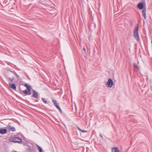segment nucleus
Listing matches in <instances>:
<instances>
[{
    "label": "nucleus",
    "instance_id": "nucleus-1",
    "mask_svg": "<svg viewBox=\"0 0 152 152\" xmlns=\"http://www.w3.org/2000/svg\"><path fill=\"white\" fill-rule=\"evenodd\" d=\"M138 30V25H137L134 28V30L133 35L134 38L136 40L138 41H139V37Z\"/></svg>",
    "mask_w": 152,
    "mask_h": 152
},
{
    "label": "nucleus",
    "instance_id": "nucleus-2",
    "mask_svg": "<svg viewBox=\"0 0 152 152\" xmlns=\"http://www.w3.org/2000/svg\"><path fill=\"white\" fill-rule=\"evenodd\" d=\"M10 141L20 143L22 142V140L19 137H12L10 138Z\"/></svg>",
    "mask_w": 152,
    "mask_h": 152
},
{
    "label": "nucleus",
    "instance_id": "nucleus-3",
    "mask_svg": "<svg viewBox=\"0 0 152 152\" xmlns=\"http://www.w3.org/2000/svg\"><path fill=\"white\" fill-rule=\"evenodd\" d=\"M113 80L110 79H108V81L107 82L106 85L108 87L111 88L113 85Z\"/></svg>",
    "mask_w": 152,
    "mask_h": 152
},
{
    "label": "nucleus",
    "instance_id": "nucleus-4",
    "mask_svg": "<svg viewBox=\"0 0 152 152\" xmlns=\"http://www.w3.org/2000/svg\"><path fill=\"white\" fill-rule=\"evenodd\" d=\"M17 74L16 72L14 71L10 70V77H12L10 78V80H13L15 77H16Z\"/></svg>",
    "mask_w": 152,
    "mask_h": 152
},
{
    "label": "nucleus",
    "instance_id": "nucleus-5",
    "mask_svg": "<svg viewBox=\"0 0 152 152\" xmlns=\"http://www.w3.org/2000/svg\"><path fill=\"white\" fill-rule=\"evenodd\" d=\"M7 130L6 129L0 128V134H4L6 133Z\"/></svg>",
    "mask_w": 152,
    "mask_h": 152
},
{
    "label": "nucleus",
    "instance_id": "nucleus-6",
    "mask_svg": "<svg viewBox=\"0 0 152 152\" xmlns=\"http://www.w3.org/2000/svg\"><path fill=\"white\" fill-rule=\"evenodd\" d=\"M33 92L32 96L35 98H38L37 93L34 90H33Z\"/></svg>",
    "mask_w": 152,
    "mask_h": 152
},
{
    "label": "nucleus",
    "instance_id": "nucleus-7",
    "mask_svg": "<svg viewBox=\"0 0 152 152\" xmlns=\"http://www.w3.org/2000/svg\"><path fill=\"white\" fill-rule=\"evenodd\" d=\"M137 7L140 10L143 9L144 7L143 4L142 3H139L137 6Z\"/></svg>",
    "mask_w": 152,
    "mask_h": 152
},
{
    "label": "nucleus",
    "instance_id": "nucleus-8",
    "mask_svg": "<svg viewBox=\"0 0 152 152\" xmlns=\"http://www.w3.org/2000/svg\"><path fill=\"white\" fill-rule=\"evenodd\" d=\"M142 15L144 16V18L145 19L146 18V10L145 8H144L142 10Z\"/></svg>",
    "mask_w": 152,
    "mask_h": 152
},
{
    "label": "nucleus",
    "instance_id": "nucleus-9",
    "mask_svg": "<svg viewBox=\"0 0 152 152\" xmlns=\"http://www.w3.org/2000/svg\"><path fill=\"white\" fill-rule=\"evenodd\" d=\"M112 152H120L119 150L117 147H113L112 149Z\"/></svg>",
    "mask_w": 152,
    "mask_h": 152
},
{
    "label": "nucleus",
    "instance_id": "nucleus-10",
    "mask_svg": "<svg viewBox=\"0 0 152 152\" xmlns=\"http://www.w3.org/2000/svg\"><path fill=\"white\" fill-rule=\"evenodd\" d=\"M10 88H11L15 90H16V86L14 83H12L11 84H10Z\"/></svg>",
    "mask_w": 152,
    "mask_h": 152
},
{
    "label": "nucleus",
    "instance_id": "nucleus-11",
    "mask_svg": "<svg viewBox=\"0 0 152 152\" xmlns=\"http://www.w3.org/2000/svg\"><path fill=\"white\" fill-rule=\"evenodd\" d=\"M55 105L59 110L61 112V109L60 107L59 106L58 104H55Z\"/></svg>",
    "mask_w": 152,
    "mask_h": 152
},
{
    "label": "nucleus",
    "instance_id": "nucleus-12",
    "mask_svg": "<svg viewBox=\"0 0 152 152\" xmlns=\"http://www.w3.org/2000/svg\"><path fill=\"white\" fill-rule=\"evenodd\" d=\"M24 86L27 88L28 90H31L30 87L27 84H25Z\"/></svg>",
    "mask_w": 152,
    "mask_h": 152
},
{
    "label": "nucleus",
    "instance_id": "nucleus-13",
    "mask_svg": "<svg viewBox=\"0 0 152 152\" xmlns=\"http://www.w3.org/2000/svg\"><path fill=\"white\" fill-rule=\"evenodd\" d=\"M10 131H11L12 132L15 131V129L14 127H10Z\"/></svg>",
    "mask_w": 152,
    "mask_h": 152
},
{
    "label": "nucleus",
    "instance_id": "nucleus-14",
    "mask_svg": "<svg viewBox=\"0 0 152 152\" xmlns=\"http://www.w3.org/2000/svg\"><path fill=\"white\" fill-rule=\"evenodd\" d=\"M77 128L80 131H81L83 133L86 132H87V131L82 130L79 127H77Z\"/></svg>",
    "mask_w": 152,
    "mask_h": 152
},
{
    "label": "nucleus",
    "instance_id": "nucleus-15",
    "mask_svg": "<svg viewBox=\"0 0 152 152\" xmlns=\"http://www.w3.org/2000/svg\"><path fill=\"white\" fill-rule=\"evenodd\" d=\"M37 146L38 147V149L39 151V152H43L42 151V149L41 148L39 147L38 145H37Z\"/></svg>",
    "mask_w": 152,
    "mask_h": 152
},
{
    "label": "nucleus",
    "instance_id": "nucleus-16",
    "mask_svg": "<svg viewBox=\"0 0 152 152\" xmlns=\"http://www.w3.org/2000/svg\"><path fill=\"white\" fill-rule=\"evenodd\" d=\"M133 66L135 68H137L139 70V67H138V65H136V64H135V63L134 64H133Z\"/></svg>",
    "mask_w": 152,
    "mask_h": 152
},
{
    "label": "nucleus",
    "instance_id": "nucleus-17",
    "mask_svg": "<svg viewBox=\"0 0 152 152\" xmlns=\"http://www.w3.org/2000/svg\"><path fill=\"white\" fill-rule=\"evenodd\" d=\"M52 102L54 103V105L55 104H58V103L54 99H52Z\"/></svg>",
    "mask_w": 152,
    "mask_h": 152
},
{
    "label": "nucleus",
    "instance_id": "nucleus-18",
    "mask_svg": "<svg viewBox=\"0 0 152 152\" xmlns=\"http://www.w3.org/2000/svg\"><path fill=\"white\" fill-rule=\"evenodd\" d=\"M42 101H43V102L45 103H46L47 102V101L45 100L43 98H42Z\"/></svg>",
    "mask_w": 152,
    "mask_h": 152
},
{
    "label": "nucleus",
    "instance_id": "nucleus-19",
    "mask_svg": "<svg viewBox=\"0 0 152 152\" xmlns=\"http://www.w3.org/2000/svg\"><path fill=\"white\" fill-rule=\"evenodd\" d=\"M31 92H30V90H28V93L27 94L28 95H30L31 94Z\"/></svg>",
    "mask_w": 152,
    "mask_h": 152
},
{
    "label": "nucleus",
    "instance_id": "nucleus-20",
    "mask_svg": "<svg viewBox=\"0 0 152 152\" xmlns=\"http://www.w3.org/2000/svg\"><path fill=\"white\" fill-rule=\"evenodd\" d=\"M23 92L25 94H27L28 93V91L26 90H25L23 91Z\"/></svg>",
    "mask_w": 152,
    "mask_h": 152
},
{
    "label": "nucleus",
    "instance_id": "nucleus-21",
    "mask_svg": "<svg viewBox=\"0 0 152 152\" xmlns=\"http://www.w3.org/2000/svg\"><path fill=\"white\" fill-rule=\"evenodd\" d=\"M100 136L101 137V138H103V136L101 134H100Z\"/></svg>",
    "mask_w": 152,
    "mask_h": 152
},
{
    "label": "nucleus",
    "instance_id": "nucleus-22",
    "mask_svg": "<svg viewBox=\"0 0 152 152\" xmlns=\"http://www.w3.org/2000/svg\"><path fill=\"white\" fill-rule=\"evenodd\" d=\"M83 50L84 51H86V48H83Z\"/></svg>",
    "mask_w": 152,
    "mask_h": 152
},
{
    "label": "nucleus",
    "instance_id": "nucleus-23",
    "mask_svg": "<svg viewBox=\"0 0 152 152\" xmlns=\"http://www.w3.org/2000/svg\"><path fill=\"white\" fill-rule=\"evenodd\" d=\"M19 88L20 89V87H19Z\"/></svg>",
    "mask_w": 152,
    "mask_h": 152
},
{
    "label": "nucleus",
    "instance_id": "nucleus-24",
    "mask_svg": "<svg viewBox=\"0 0 152 152\" xmlns=\"http://www.w3.org/2000/svg\"><path fill=\"white\" fill-rule=\"evenodd\" d=\"M8 84L10 85V83H8Z\"/></svg>",
    "mask_w": 152,
    "mask_h": 152
},
{
    "label": "nucleus",
    "instance_id": "nucleus-25",
    "mask_svg": "<svg viewBox=\"0 0 152 152\" xmlns=\"http://www.w3.org/2000/svg\"><path fill=\"white\" fill-rule=\"evenodd\" d=\"M151 90H152V87H151Z\"/></svg>",
    "mask_w": 152,
    "mask_h": 152
}]
</instances>
